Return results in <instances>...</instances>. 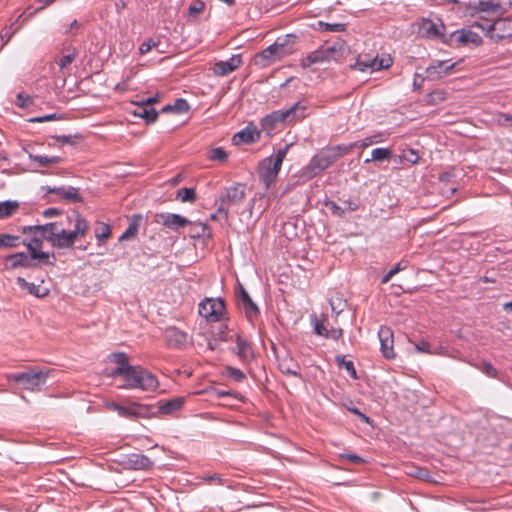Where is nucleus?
<instances>
[{"label": "nucleus", "mask_w": 512, "mask_h": 512, "mask_svg": "<svg viewBox=\"0 0 512 512\" xmlns=\"http://www.w3.org/2000/svg\"><path fill=\"white\" fill-rule=\"evenodd\" d=\"M112 378H121L120 389H140L143 391H154L158 388L159 382L154 374L141 366L116 367L110 374Z\"/></svg>", "instance_id": "f257e3e1"}, {"label": "nucleus", "mask_w": 512, "mask_h": 512, "mask_svg": "<svg viewBox=\"0 0 512 512\" xmlns=\"http://www.w3.org/2000/svg\"><path fill=\"white\" fill-rule=\"evenodd\" d=\"M358 143H351L349 145L339 144L336 146H329L321 149L315 154L307 165V172L313 176L319 172L329 168L342 156L349 154Z\"/></svg>", "instance_id": "f03ea898"}, {"label": "nucleus", "mask_w": 512, "mask_h": 512, "mask_svg": "<svg viewBox=\"0 0 512 512\" xmlns=\"http://www.w3.org/2000/svg\"><path fill=\"white\" fill-rule=\"evenodd\" d=\"M306 106L301 102L295 103L289 109L276 110L261 120V127L267 134H271L279 125H285L304 117Z\"/></svg>", "instance_id": "7ed1b4c3"}, {"label": "nucleus", "mask_w": 512, "mask_h": 512, "mask_svg": "<svg viewBox=\"0 0 512 512\" xmlns=\"http://www.w3.org/2000/svg\"><path fill=\"white\" fill-rule=\"evenodd\" d=\"M61 222H51L44 225H33L22 227L23 233H36L51 243L52 247L66 249L64 243V228Z\"/></svg>", "instance_id": "20e7f679"}, {"label": "nucleus", "mask_w": 512, "mask_h": 512, "mask_svg": "<svg viewBox=\"0 0 512 512\" xmlns=\"http://www.w3.org/2000/svg\"><path fill=\"white\" fill-rule=\"evenodd\" d=\"M245 197L246 185L243 183H236L225 188L216 201L218 204L217 213L228 219L230 208L240 205Z\"/></svg>", "instance_id": "39448f33"}, {"label": "nucleus", "mask_w": 512, "mask_h": 512, "mask_svg": "<svg viewBox=\"0 0 512 512\" xmlns=\"http://www.w3.org/2000/svg\"><path fill=\"white\" fill-rule=\"evenodd\" d=\"M48 372L30 368L19 373H11L6 376L8 381H13L22 389L39 391L46 383Z\"/></svg>", "instance_id": "423d86ee"}, {"label": "nucleus", "mask_w": 512, "mask_h": 512, "mask_svg": "<svg viewBox=\"0 0 512 512\" xmlns=\"http://www.w3.org/2000/svg\"><path fill=\"white\" fill-rule=\"evenodd\" d=\"M225 311V302L221 298H206L199 304V314L209 322L220 321Z\"/></svg>", "instance_id": "0eeeda50"}, {"label": "nucleus", "mask_w": 512, "mask_h": 512, "mask_svg": "<svg viewBox=\"0 0 512 512\" xmlns=\"http://www.w3.org/2000/svg\"><path fill=\"white\" fill-rule=\"evenodd\" d=\"M26 235H30L31 238L28 240H23L22 244L25 245L28 249L31 258L37 260L39 264L42 265H54L56 261V257L52 254L53 261L50 260V254L48 252L41 251L43 247V242L36 233H25Z\"/></svg>", "instance_id": "6e6552de"}, {"label": "nucleus", "mask_w": 512, "mask_h": 512, "mask_svg": "<svg viewBox=\"0 0 512 512\" xmlns=\"http://www.w3.org/2000/svg\"><path fill=\"white\" fill-rule=\"evenodd\" d=\"M69 222L74 221V229L67 231L64 229V237L66 249L72 248L78 237L84 236L88 231V222L78 212L73 211L71 215L67 217Z\"/></svg>", "instance_id": "1a4fd4ad"}, {"label": "nucleus", "mask_w": 512, "mask_h": 512, "mask_svg": "<svg viewBox=\"0 0 512 512\" xmlns=\"http://www.w3.org/2000/svg\"><path fill=\"white\" fill-rule=\"evenodd\" d=\"M392 63L393 60L391 57L378 58V56L372 57L370 55H364L363 57L360 56L354 64H350V67L359 71H366L368 69L377 71L389 68Z\"/></svg>", "instance_id": "9d476101"}, {"label": "nucleus", "mask_w": 512, "mask_h": 512, "mask_svg": "<svg viewBox=\"0 0 512 512\" xmlns=\"http://www.w3.org/2000/svg\"><path fill=\"white\" fill-rule=\"evenodd\" d=\"M311 321L314 325V331L317 335L327 339L338 340L343 335V330L340 328H328L327 315L322 314L319 318L314 315L311 317Z\"/></svg>", "instance_id": "9b49d317"}, {"label": "nucleus", "mask_w": 512, "mask_h": 512, "mask_svg": "<svg viewBox=\"0 0 512 512\" xmlns=\"http://www.w3.org/2000/svg\"><path fill=\"white\" fill-rule=\"evenodd\" d=\"M109 408L116 411L120 416L130 419L145 417L149 414L148 406L138 403H131L128 406H124L118 403H111Z\"/></svg>", "instance_id": "f8f14e48"}, {"label": "nucleus", "mask_w": 512, "mask_h": 512, "mask_svg": "<svg viewBox=\"0 0 512 512\" xmlns=\"http://www.w3.org/2000/svg\"><path fill=\"white\" fill-rule=\"evenodd\" d=\"M155 222L173 231H178L190 223L187 218L174 213H158L155 215Z\"/></svg>", "instance_id": "ddd939ff"}, {"label": "nucleus", "mask_w": 512, "mask_h": 512, "mask_svg": "<svg viewBox=\"0 0 512 512\" xmlns=\"http://www.w3.org/2000/svg\"><path fill=\"white\" fill-rule=\"evenodd\" d=\"M153 461L144 454L132 453L126 455L122 461V465L126 469L132 470H150L153 467Z\"/></svg>", "instance_id": "4468645a"}, {"label": "nucleus", "mask_w": 512, "mask_h": 512, "mask_svg": "<svg viewBox=\"0 0 512 512\" xmlns=\"http://www.w3.org/2000/svg\"><path fill=\"white\" fill-rule=\"evenodd\" d=\"M378 336L382 355L388 360L394 359L396 354L393 347L394 339L392 330L387 326H382L378 331Z\"/></svg>", "instance_id": "2eb2a0df"}, {"label": "nucleus", "mask_w": 512, "mask_h": 512, "mask_svg": "<svg viewBox=\"0 0 512 512\" xmlns=\"http://www.w3.org/2000/svg\"><path fill=\"white\" fill-rule=\"evenodd\" d=\"M164 338L168 347L181 349L186 345L188 336L184 331L172 326L165 329Z\"/></svg>", "instance_id": "dca6fc26"}, {"label": "nucleus", "mask_w": 512, "mask_h": 512, "mask_svg": "<svg viewBox=\"0 0 512 512\" xmlns=\"http://www.w3.org/2000/svg\"><path fill=\"white\" fill-rule=\"evenodd\" d=\"M445 25L439 20L434 22L430 19H423L420 25V33L427 38H441L444 36Z\"/></svg>", "instance_id": "f3484780"}, {"label": "nucleus", "mask_w": 512, "mask_h": 512, "mask_svg": "<svg viewBox=\"0 0 512 512\" xmlns=\"http://www.w3.org/2000/svg\"><path fill=\"white\" fill-rule=\"evenodd\" d=\"M260 138V132L257 130V127L253 124H249L241 131L237 132L233 138L232 142L234 145L240 144H250L254 143Z\"/></svg>", "instance_id": "a211bd4d"}, {"label": "nucleus", "mask_w": 512, "mask_h": 512, "mask_svg": "<svg viewBox=\"0 0 512 512\" xmlns=\"http://www.w3.org/2000/svg\"><path fill=\"white\" fill-rule=\"evenodd\" d=\"M512 21L509 19H498L494 22L488 20V19H482L479 21H474L472 24L473 28H479L480 30L484 31L487 36H489L492 39V34L495 32V30L502 29V26H511Z\"/></svg>", "instance_id": "6ab92c4d"}, {"label": "nucleus", "mask_w": 512, "mask_h": 512, "mask_svg": "<svg viewBox=\"0 0 512 512\" xmlns=\"http://www.w3.org/2000/svg\"><path fill=\"white\" fill-rule=\"evenodd\" d=\"M279 44H272L265 48L262 52H260L256 56V64L266 67L270 65L271 63L275 62L276 60H280L283 58L282 53L277 48Z\"/></svg>", "instance_id": "aec40b11"}, {"label": "nucleus", "mask_w": 512, "mask_h": 512, "mask_svg": "<svg viewBox=\"0 0 512 512\" xmlns=\"http://www.w3.org/2000/svg\"><path fill=\"white\" fill-rule=\"evenodd\" d=\"M241 63V55H233L227 61L216 62L213 66V72L217 76H225L235 71Z\"/></svg>", "instance_id": "412c9836"}, {"label": "nucleus", "mask_w": 512, "mask_h": 512, "mask_svg": "<svg viewBox=\"0 0 512 512\" xmlns=\"http://www.w3.org/2000/svg\"><path fill=\"white\" fill-rule=\"evenodd\" d=\"M6 261L11 262L10 268L17 269L20 267L23 268H35L39 264L36 262L34 258H31V255H27L24 252H19L15 254L8 255L6 257Z\"/></svg>", "instance_id": "4be33fe9"}, {"label": "nucleus", "mask_w": 512, "mask_h": 512, "mask_svg": "<svg viewBox=\"0 0 512 512\" xmlns=\"http://www.w3.org/2000/svg\"><path fill=\"white\" fill-rule=\"evenodd\" d=\"M455 63L447 64L445 61H437L435 64L430 65L426 69L427 77L431 80H436L442 76L448 75L454 69Z\"/></svg>", "instance_id": "5701e85b"}, {"label": "nucleus", "mask_w": 512, "mask_h": 512, "mask_svg": "<svg viewBox=\"0 0 512 512\" xmlns=\"http://www.w3.org/2000/svg\"><path fill=\"white\" fill-rule=\"evenodd\" d=\"M451 37L453 38V41L457 43V45H464L467 43L480 45L482 43V38L478 35V33L470 30L456 31L452 33Z\"/></svg>", "instance_id": "b1692460"}, {"label": "nucleus", "mask_w": 512, "mask_h": 512, "mask_svg": "<svg viewBox=\"0 0 512 512\" xmlns=\"http://www.w3.org/2000/svg\"><path fill=\"white\" fill-rule=\"evenodd\" d=\"M279 370L283 374L292 375L303 380L299 364L292 357H285L279 361Z\"/></svg>", "instance_id": "393cba45"}, {"label": "nucleus", "mask_w": 512, "mask_h": 512, "mask_svg": "<svg viewBox=\"0 0 512 512\" xmlns=\"http://www.w3.org/2000/svg\"><path fill=\"white\" fill-rule=\"evenodd\" d=\"M328 61L334 60L341 62L344 57L348 54V47L344 42H335L333 45L326 46Z\"/></svg>", "instance_id": "a878e982"}, {"label": "nucleus", "mask_w": 512, "mask_h": 512, "mask_svg": "<svg viewBox=\"0 0 512 512\" xmlns=\"http://www.w3.org/2000/svg\"><path fill=\"white\" fill-rule=\"evenodd\" d=\"M238 303L249 321H253L259 315V308L248 293H243V299L239 300Z\"/></svg>", "instance_id": "bb28decb"}, {"label": "nucleus", "mask_w": 512, "mask_h": 512, "mask_svg": "<svg viewBox=\"0 0 512 512\" xmlns=\"http://www.w3.org/2000/svg\"><path fill=\"white\" fill-rule=\"evenodd\" d=\"M236 349L238 357L243 361H249L254 357L251 343L240 335L236 337Z\"/></svg>", "instance_id": "cd10ccee"}, {"label": "nucleus", "mask_w": 512, "mask_h": 512, "mask_svg": "<svg viewBox=\"0 0 512 512\" xmlns=\"http://www.w3.org/2000/svg\"><path fill=\"white\" fill-rule=\"evenodd\" d=\"M17 284L20 288L27 290L29 294L37 298H44L49 294V290L47 288L30 283L22 277L17 278Z\"/></svg>", "instance_id": "c85d7f7f"}, {"label": "nucleus", "mask_w": 512, "mask_h": 512, "mask_svg": "<svg viewBox=\"0 0 512 512\" xmlns=\"http://www.w3.org/2000/svg\"><path fill=\"white\" fill-rule=\"evenodd\" d=\"M141 221V214H134L132 217H130L128 227L125 230V232L119 237V241L122 242L134 238L138 232Z\"/></svg>", "instance_id": "c756f323"}, {"label": "nucleus", "mask_w": 512, "mask_h": 512, "mask_svg": "<svg viewBox=\"0 0 512 512\" xmlns=\"http://www.w3.org/2000/svg\"><path fill=\"white\" fill-rule=\"evenodd\" d=\"M134 115L145 119L147 124L154 123L158 118V112L149 105L137 104Z\"/></svg>", "instance_id": "7c9ffc66"}, {"label": "nucleus", "mask_w": 512, "mask_h": 512, "mask_svg": "<svg viewBox=\"0 0 512 512\" xmlns=\"http://www.w3.org/2000/svg\"><path fill=\"white\" fill-rule=\"evenodd\" d=\"M184 405V399L177 397L167 401H160L158 403V411L162 414H171L180 410Z\"/></svg>", "instance_id": "2f4dec72"}, {"label": "nucleus", "mask_w": 512, "mask_h": 512, "mask_svg": "<svg viewBox=\"0 0 512 512\" xmlns=\"http://www.w3.org/2000/svg\"><path fill=\"white\" fill-rule=\"evenodd\" d=\"M296 36L292 34L285 35L284 37H278L274 44H279L277 48L282 53L283 57L294 52V44Z\"/></svg>", "instance_id": "473e14b6"}, {"label": "nucleus", "mask_w": 512, "mask_h": 512, "mask_svg": "<svg viewBox=\"0 0 512 512\" xmlns=\"http://www.w3.org/2000/svg\"><path fill=\"white\" fill-rule=\"evenodd\" d=\"M259 178L261 181L265 184V188L269 189L271 184L275 182L277 176L275 175V172L272 171L270 166L266 163L265 160H263L259 164V170H258Z\"/></svg>", "instance_id": "72a5a7b5"}, {"label": "nucleus", "mask_w": 512, "mask_h": 512, "mask_svg": "<svg viewBox=\"0 0 512 512\" xmlns=\"http://www.w3.org/2000/svg\"><path fill=\"white\" fill-rule=\"evenodd\" d=\"M328 61L326 46H321L319 49L311 52L303 60V66H311L316 63H322Z\"/></svg>", "instance_id": "f704fd0d"}, {"label": "nucleus", "mask_w": 512, "mask_h": 512, "mask_svg": "<svg viewBox=\"0 0 512 512\" xmlns=\"http://www.w3.org/2000/svg\"><path fill=\"white\" fill-rule=\"evenodd\" d=\"M19 202L16 200H6L0 202V220L11 217L18 209Z\"/></svg>", "instance_id": "c9c22d12"}, {"label": "nucleus", "mask_w": 512, "mask_h": 512, "mask_svg": "<svg viewBox=\"0 0 512 512\" xmlns=\"http://www.w3.org/2000/svg\"><path fill=\"white\" fill-rule=\"evenodd\" d=\"M29 158L35 162L38 163L40 167H49L54 164H58L62 162V157L60 156H42V155H35L32 153H29Z\"/></svg>", "instance_id": "e433bc0d"}, {"label": "nucleus", "mask_w": 512, "mask_h": 512, "mask_svg": "<svg viewBox=\"0 0 512 512\" xmlns=\"http://www.w3.org/2000/svg\"><path fill=\"white\" fill-rule=\"evenodd\" d=\"M21 243L20 236L0 233V250L4 248H16Z\"/></svg>", "instance_id": "4c0bfd02"}, {"label": "nucleus", "mask_w": 512, "mask_h": 512, "mask_svg": "<svg viewBox=\"0 0 512 512\" xmlns=\"http://www.w3.org/2000/svg\"><path fill=\"white\" fill-rule=\"evenodd\" d=\"M190 109L188 102L183 98H178L175 100L174 104H169L163 107L162 112H175V113H184Z\"/></svg>", "instance_id": "58836bf2"}, {"label": "nucleus", "mask_w": 512, "mask_h": 512, "mask_svg": "<svg viewBox=\"0 0 512 512\" xmlns=\"http://www.w3.org/2000/svg\"><path fill=\"white\" fill-rule=\"evenodd\" d=\"M392 151L388 148H375L372 150L371 159H366L365 163L370 161H384L391 157Z\"/></svg>", "instance_id": "ea45409f"}, {"label": "nucleus", "mask_w": 512, "mask_h": 512, "mask_svg": "<svg viewBox=\"0 0 512 512\" xmlns=\"http://www.w3.org/2000/svg\"><path fill=\"white\" fill-rule=\"evenodd\" d=\"M176 198L178 200H180L181 202L193 203L196 201L197 196H196L195 189L184 187L177 191Z\"/></svg>", "instance_id": "a19ab883"}, {"label": "nucleus", "mask_w": 512, "mask_h": 512, "mask_svg": "<svg viewBox=\"0 0 512 512\" xmlns=\"http://www.w3.org/2000/svg\"><path fill=\"white\" fill-rule=\"evenodd\" d=\"M336 362L340 367H344L353 379H358L357 372L352 361L346 360L344 355H340L336 357Z\"/></svg>", "instance_id": "79ce46f5"}, {"label": "nucleus", "mask_w": 512, "mask_h": 512, "mask_svg": "<svg viewBox=\"0 0 512 512\" xmlns=\"http://www.w3.org/2000/svg\"><path fill=\"white\" fill-rule=\"evenodd\" d=\"M319 28L322 31H328V32H344L347 29V25L344 23H326L323 21L318 22Z\"/></svg>", "instance_id": "37998d69"}, {"label": "nucleus", "mask_w": 512, "mask_h": 512, "mask_svg": "<svg viewBox=\"0 0 512 512\" xmlns=\"http://www.w3.org/2000/svg\"><path fill=\"white\" fill-rule=\"evenodd\" d=\"M227 158L228 154L222 147H216L209 152V159L212 161L225 162Z\"/></svg>", "instance_id": "c03bdc74"}, {"label": "nucleus", "mask_w": 512, "mask_h": 512, "mask_svg": "<svg viewBox=\"0 0 512 512\" xmlns=\"http://www.w3.org/2000/svg\"><path fill=\"white\" fill-rule=\"evenodd\" d=\"M63 199L71 202H83V198L79 194V189L75 187H68L63 193Z\"/></svg>", "instance_id": "a18cd8bd"}, {"label": "nucleus", "mask_w": 512, "mask_h": 512, "mask_svg": "<svg viewBox=\"0 0 512 512\" xmlns=\"http://www.w3.org/2000/svg\"><path fill=\"white\" fill-rule=\"evenodd\" d=\"M494 122L502 127H512V114L499 112L494 116Z\"/></svg>", "instance_id": "49530a36"}, {"label": "nucleus", "mask_w": 512, "mask_h": 512, "mask_svg": "<svg viewBox=\"0 0 512 512\" xmlns=\"http://www.w3.org/2000/svg\"><path fill=\"white\" fill-rule=\"evenodd\" d=\"M56 141L66 144V145H75L79 140L82 139L80 134L75 135H60V136H52Z\"/></svg>", "instance_id": "de8ad7c7"}, {"label": "nucleus", "mask_w": 512, "mask_h": 512, "mask_svg": "<svg viewBox=\"0 0 512 512\" xmlns=\"http://www.w3.org/2000/svg\"><path fill=\"white\" fill-rule=\"evenodd\" d=\"M500 8V2L496 0L479 1L478 9L480 11L496 12Z\"/></svg>", "instance_id": "09e8293b"}, {"label": "nucleus", "mask_w": 512, "mask_h": 512, "mask_svg": "<svg viewBox=\"0 0 512 512\" xmlns=\"http://www.w3.org/2000/svg\"><path fill=\"white\" fill-rule=\"evenodd\" d=\"M407 474L418 479H428L429 477V471L427 469L417 466L410 467V470L407 471Z\"/></svg>", "instance_id": "8fccbe9b"}, {"label": "nucleus", "mask_w": 512, "mask_h": 512, "mask_svg": "<svg viewBox=\"0 0 512 512\" xmlns=\"http://www.w3.org/2000/svg\"><path fill=\"white\" fill-rule=\"evenodd\" d=\"M110 359L113 363L118 364L117 367L131 366L125 353H113L111 354Z\"/></svg>", "instance_id": "3c124183"}, {"label": "nucleus", "mask_w": 512, "mask_h": 512, "mask_svg": "<svg viewBox=\"0 0 512 512\" xmlns=\"http://www.w3.org/2000/svg\"><path fill=\"white\" fill-rule=\"evenodd\" d=\"M381 141V136L380 135H373V136H370V137H366L365 139L361 140V141H358V145L356 147H360V148H366L372 144H375V143H379Z\"/></svg>", "instance_id": "603ef678"}, {"label": "nucleus", "mask_w": 512, "mask_h": 512, "mask_svg": "<svg viewBox=\"0 0 512 512\" xmlns=\"http://www.w3.org/2000/svg\"><path fill=\"white\" fill-rule=\"evenodd\" d=\"M227 372L229 377L236 382H242L246 378L245 374L240 369L234 367H228Z\"/></svg>", "instance_id": "864d4df0"}, {"label": "nucleus", "mask_w": 512, "mask_h": 512, "mask_svg": "<svg viewBox=\"0 0 512 512\" xmlns=\"http://www.w3.org/2000/svg\"><path fill=\"white\" fill-rule=\"evenodd\" d=\"M158 44H159V41H155L154 39H149L147 41H144L139 46V52H140V54H146L149 51H151L152 48L157 47Z\"/></svg>", "instance_id": "5fc2aeb1"}, {"label": "nucleus", "mask_w": 512, "mask_h": 512, "mask_svg": "<svg viewBox=\"0 0 512 512\" xmlns=\"http://www.w3.org/2000/svg\"><path fill=\"white\" fill-rule=\"evenodd\" d=\"M345 304L346 303L340 298L330 300L331 309L336 315H339L343 311Z\"/></svg>", "instance_id": "6e6d98bb"}, {"label": "nucleus", "mask_w": 512, "mask_h": 512, "mask_svg": "<svg viewBox=\"0 0 512 512\" xmlns=\"http://www.w3.org/2000/svg\"><path fill=\"white\" fill-rule=\"evenodd\" d=\"M76 54L73 51L72 53H69L67 55H64L60 58L58 61V65L60 69L66 68L68 65H70L75 60Z\"/></svg>", "instance_id": "4d7b16f0"}, {"label": "nucleus", "mask_w": 512, "mask_h": 512, "mask_svg": "<svg viewBox=\"0 0 512 512\" xmlns=\"http://www.w3.org/2000/svg\"><path fill=\"white\" fill-rule=\"evenodd\" d=\"M111 235V228L109 225H103L101 228V231L96 230L95 237L98 241H104L105 239L109 238Z\"/></svg>", "instance_id": "13d9d810"}, {"label": "nucleus", "mask_w": 512, "mask_h": 512, "mask_svg": "<svg viewBox=\"0 0 512 512\" xmlns=\"http://www.w3.org/2000/svg\"><path fill=\"white\" fill-rule=\"evenodd\" d=\"M325 205H326V207H328L330 209L331 213L334 215L341 217L345 213L344 207L337 205L333 201L326 202Z\"/></svg>", "instance_id": "bf43d9fd"}, {"label": "nucleus", "mask_w": 512, "mask_h": 512, "mask_svg": "<svg viewBox=\"0 0 512 512\" xmlns=\"http://www.w3.org/2000/svg\"><path fill=\"white\" fill-rule=\"evenodd\" d=\"M480 370L491 378L497 377L496 369L488 362H484L480 367Z\"/></svg>", "instance_id": "052dcab7"}, {"label": "nucleus", "mask_w": 512, "mask_h": 512, "mask_svg": "<svg viewBox=\"0 0 512 512\" xmlns=\"http://www.w3.org/2000/svg\"><path fill=\"white\" fill-rule=\"evenodd\" d=\"M16 104L21 108L28 107L32 104V98L30 96H24L22 93H18Z\"/></svg>", "instance_id": "680f3d73"}, {"label": "nucleus", "mask_w": 512, "mask_h": 512, "mask_svg": "<svg viewBox=\"0 0 512 512\" xmlns=\"http://www.w3.org/2000/svg\"><path fill=\"white\" fill-rule=\"evenodd\" d=\"M264 160L270 166L272 171L275 172V175L277 176L279 171H280V169H281L282 163L279 162L278 160L273 159L272 157H268V158H266Z\"/></svg>", "instance_id": "e2e57ef3"}, {"label": "nucleus", "mask_w": 512, "mask_h": 512, "mask_svg": "<svg viewBox=\"0 0 512 512\" xmlns=\"http://www.w3.org/2000/svg\"><path fill=\"white\" fill-rule=\"evenodd\" d=\"M56 119H59V118L57 117V115L55 113H53V114H47L44 116L31 118V119H29V122L41 123V122H46V121H51V120H56Z\"/></svg>", "instance_id": "0e129e2a"}, {"label": "nucleus", "mask_w": 512, "mask_h": 512, "mask_svg": "<svg viewBox=\"0 0 512 512\" xmlns=\"http://www.w3.org/2000/svg\"><path fill=\"white\" fill-rule=\"evenodd\" d=\"M203 9L204 3L202 1H198L189 7V15L196 16L201 13Z\"/></svg>", "instance_id": "69168bd1"}, {"label": "nucleus", "mask_w": 512, "mask_h": 512, "mask_svg": "<svg viewBox=\"0 0 512 512\" xmlns=\"http://www.w3.org/2000/svg\"><path fill=\"white\" fill-rule=\"evenodd\" d=\"M202 479L206 481L209 484L217 483L218 485L223 484V480L218 474H212V475H204L202 476Z\"/></svg>", "instance_id": "338daca9"}, {"label": "nucleus", "mask_w": 512, "mask_h": 512, "mask_svg": "<svg viewBox=\"0 0 512 512\" xmlns=\"http://www.w3.org/2000/svg\"><path fill=\"white\" fill-rule=\"evenodd\" d=\"M415 349L418 351V352H422V353H431V350H430V343L425 341V340H422L418 343L415 344Z\"/></svg>", "instance_id": "774afa93"}]
</instances>
